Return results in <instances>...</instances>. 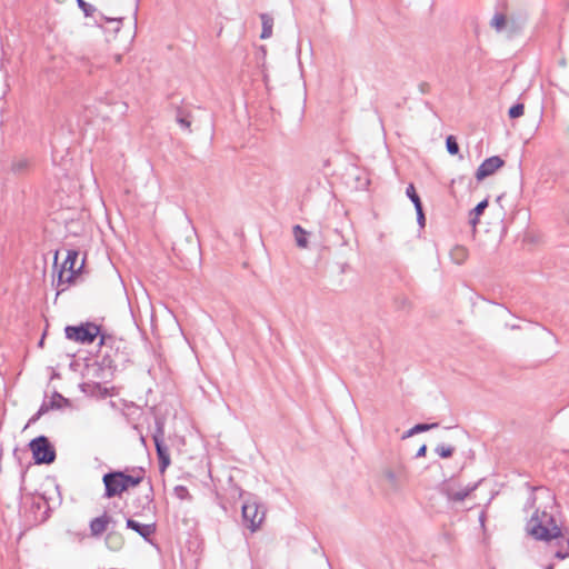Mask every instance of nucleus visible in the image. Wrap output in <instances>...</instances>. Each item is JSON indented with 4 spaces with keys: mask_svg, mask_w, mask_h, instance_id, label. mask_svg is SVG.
<instances>
[{
    "mask_svg": "<svg viewBox=\"0 0 569 569\" xmlns=\"http://www.w3.org/2000/svg\"><path fill=\"white\" fill-rule=\"evenodd\" d=\"M488 207V200L485 199L480 201L471 211H470V223L475 227L479 222V216L483 213L486 208Z\"/></svg>",
    "mask_w": 569,
    "mask_h": 569,
    "instance_id": "18",
    "label": "nucleus"
},
{
    "mask_svg": "<svg viewBox=\"0 0 569 569\" xmlns=\"http://www.w3.org/2000/svg\"><path fill=\"white\" fill-rule=\"evenodd\" d=\"M174 492H176L177 497L180 499H184L187 496H189L188 489L183 486H177L174 488Z\"/></svg>",
    "mask_w": 569,
    "mask_h": 569,
    "instance_id": "31",
    "label": "nucleus"
},
{
    "mask_svg": "<svg viewBox=\"0 0 569 569\" xmlns=\"http://www.w3.org/2000/svg\"><path fill=\"white\" fill-rule=\"evenodd\" d=\"M126 525H127V528L132 529L133 531H136L139 536H141L144 539H147L149 536H151L156 531L154 525H142L133 519H128Z\"/></svg>",
    "mask_w": 569,
    "mask_h": 569,
    "instance_id": "13",
    "label": "nucleus"
},
{
    "mask_svg": "<svg viewBox=\"0 0 569 569\" xmlns=\"http://www.w3.org/2000/svg\"><path fill=\"white\" fill-rule=\"evenodd\" d=\"M477 485L460 487L452 480H447L439 487V492L447 497L449 501L460 502L463 501L473 490Z\"/></svg>",
    "mask_w": 569,
    "mask_h": 569,
    "instance_id": "7",
    "label": "nucleus"
},
{
    "mask_svg": "<svg viewBox=\"0 0 569 569\" xmlns=\"http://www.w3.org/2000/svg\"><path fill=\"white\" fill-rule=\"evenodd\" d=\"M491 27L498 31L502 30L506 26V17L502 13H496L490 22Z\"/></svg>",
    "mask_w": 569,
    "mask_h": 569,
    "instance_id": "25",
    "label": "nucleus"
},
{
    "mask_svg": "<svg viewBox=\"0 0 569 569\" xmlns=\"http://www.w3.org/2000/svg\"><path fill=\"white\" fill-rule=\"evenodd\" d=\"M264 513L259 512V507L256 502H246L242 505V520L243 523L254 532L263 521Z\"/></svg>",
    "mask_w": 569,
    "mask_h": 569,
    "instance_id": "9",
    "label": "nucleus"
},
{
    "mask_svg": "<svg viewBox=\"0 0 569 569\" xmlns=\"http://www.w3.org/2000/svg\"><path fill=\"white\" fill-rule=\"evenodd\" d=\"M527 530L537 540L553 542L557 547L553 553L558 559L569 556V538L562 533L551 513L536 510L528 521Z\"/></svg>",
    "mask_w": 569,
    "mask_h": 569,
    "instance_id": "1",
    "label": "nucleus"
},
{
    "mask_svg": "<svg viewBox=\"0 0 569 569\" xmlns=\"http://www.w3.org/2000/svg\"><path fill=\"white\" fill-rule=\"evenodd\" d=\"M567 221L569 223V208H568V212H567Z\"/></svg>",
    "mask_w": 569,
    "mask_h": 569,
    "instance_id": "40",
    "label": "nucleus"
},
{
    "mask_svg": "<svg viewBox=\"0 0 569 569\" xmlns=\"http://www.w3.org/2000/svg\"><path fill=\"white\" fill-rule=\"evenodd\" d=\"M439 425L437 422H433V423H418V425L413 426L411 429H409L408 431H406L405 435L402 436V439H407L409 437H412L416 433H420V432H425V431L435 429Z\"/></svg>",
    "mask_w": 569,
    "mask_h": 569,
    "instance_id": "17",
    "label": "nucleus"
},
{
    "mask_svg": "<svg viewBox=\"0 0 569 569\" xmlns=\"http://www.w3.org/2000/svg\"><path fill=\"white\" fill-rule=\"evenodd\" d=\"M552 568H553V567H552V565H550V566H548V568H547V569H552Z\"/></svg>",
    "mask_w": 569,
    "mask_h": 569,
    "instance_id": "41",
    "label": "nucleus"
},
{
    "mask_svg": "<svg viewBox=\"0 0 569 569\" xmlns=\"http://www.w3.org/2000/svg\"><path fill=\"white\" fill-rule=\"evenodd\" d=\"M29 167V161L27 159H18L12 162L11 169L16 173H21Z\"/></svg>",
    "mask_w": 569,
    "mask_h": 569,
    "instance_id": "27",
    "label": "nucleus"
},
{
    "mask_svg": "<svg viewBox=\"0 0 569 569\" xmlns=\"http://www.w3.org/2000/svg\"><path fill=\"white\" fill-rule=\"evenodd\" d=\"M144 477V470L142 468H137L132 470V475H127L122 471V478L124 479L127 489L130 487H136L140 485Z\"/></svg>",
    "mask_w": 569,
    "mask_h": 569,
    "instance_id": "15",
    "label": "nucleus"
},
{
    "mask_svg": "<svg viewBox=\"0 0 569 569\" xmlns=\"http://www.w3.org/2000/svg\"><path fill=\"white\" fill-rule=\"evenodd\" d=\"M82 391L90 396H100L102 398L110 396L109 389L99 382H86L82 385Z\"/></svg>",
    "mask_w": 569,
    "mask_h": 569,
    "instance_id": "14",
    "label": "nucleus"
},
{
    "mask_svg": "<svg viewBox=\"0 0 569 569\" xmlns=\"http://www.w3.org/2000/svg\"><path fill=\"white\" fill-rule=\"evenodd\" d=\"M450 254H451L452 260L456 263L460 264V263L465 262V260L467 259L468 251L465 247L457 246L451 250Z\"/></svg>",
    "mask_w": 569,
    "mask_h": 569,
    "instance_id": "20",
    "label": "nucleus"
},
{
    "mask_svg": "<svg viewBox=\"0 0 569 569\" xmlns=\"http://www.w3.org/2000/svg\"><path fill=\"white\" fill-rule=\"evenodd\" d=\"M103 19H104L106 21H117V22H118V24H120V23H121V21H122V19H121V18L110 19V18H107V17H103Z\"/></svg>",
    "mask_w": 569,
    "mask_h": 569,
    "instance_id": "36",
    "label": "nucleus"
},
{
    "mask_svg": "<svg viewBox=\"0 0 569 569\" xmlns=\"http://www.w3.org/2000/svg\"><path fill=\"white\" fill-rule=\"evenodd\" d=\"M176 120L181 128L190 131L191 121L189 120L188 114L184 113L182 109H178Z\"/></svg>",
    "mask_w": 569,
    "mask_h": 569,
    "instance_id": "21",
    "label": "nucleus"
},
{
    "mask_svg": "<svg viewBox=\"0 0 569 569\" xmlns=\"http://www.w3.org/2000/svg\"><path fill=\"white\" fill-rule=\"evenodd\" d=\"M48 402H59L63 406L69 403V400L61 396L59 392L54 391L51 399L47 400Z\"/></svg>",
    "mask_w": 569,
    "mask_h": 569,
    "instance_id": "30",
    "label": "nucleus"
},
{
    "mask_svg": "<svg viewBox=\"0 0 569 569\" xmlns=\"http://www.w3.org/2000/svg\"><path fill=\"white\" fill-rule=\"evenodd\" d=\"M509 328L511 330H519L520 329V326L519 325H510Z\"/></svg>",
    "mask_w": 569,
    "mask_h": 569,
    "instance_id": "37",
    "label": "nucleus"
},
{
    "mask_svg": "<svg viewBox=\"0 0 569 569\" xmlns=\"http://www.w3.org/2000/svg\"><path fill=\"white\" fill-rule=\"evenodd\" d=\"M144 503L149 506L152 502V488L150 487L149 493L143 497Z\"/></svg>",
    "mask_w": 569,
    "mask_h": 569,
    "instance_id": "34",
    "label": "nucleus"
},
{
    "mask_svg": "<svg viewBox=\"0 0 569 569\" xmlns=\"http://www.w3.org/2000/svg\"><path fill=\"white\" fill-rule=\"evenodd\" d=\"M111 518L107 513H103L102 516L92 519L90 521L91 535L94 537L101 536L107 530Z\"/></svg>",
    "mask_w": 569,
    "mask_h": 569,
    "instance_id": "12",
    "label": "nucleus"
},
{
    "mask_svg": "<svg viewBox=\"0 0 569 569\" xmlns=\"http://www.w3.org/2000/svg\"><path fill=\"white\" fill-rule=\"evenodd\" d=\"M37 465H50L56 460V449L46 436H39L29 443Z\"/></svg>",
    "mask_w": 569,
    "mask_h": 569,
    "instance_id": "4",
    "label": "nucleus"
},
{
    "mask_svg": "<svg viewBox=\"0 0 569 569\" xmlns=\"http://www.w3.org/2000/svg\"><path fill=\"white\" fill-rule=\"evenodd\" d=\"M435 451L440 458H450L455 452V448L452 446L440 443L435 448Z\"/></svg>",
    "mask_w": 569,
    "mask_h": 569,
    "instance_id": "22",
    "label": "nucleus"
},
{
    "mask_svg": "<svg viewBox=\"0 0 569 569\" xmlns=\"http://www.w3.org/2000/svg\"><path fill=\"white\" fill-rule=\"evenodd\" d=\"M61 408H62V405H61V403H59V402H48L47 400H44V401L41 403V406H40V408H39V410H38V411L40 412V415H42V416H43L44 413H47V412H48V411H50V410H53V409H61Z\"/></svg>",
    "mask_w": 569,
    "mask_h": 569,
    "instance_id": "28",
    "label": "nucleus"
},
{
    "mask_svg": "<svg viewBox=\"0 0 569 569\" xmlns=\"http://www.w3.org/2000/svg\"><path fill=\"white\" fill-rule=\"evenodd\" d=\"M416 212H417V221H418L419 226L420 227H425L426 217H425V213H423L422 206L417 208Z\"/></svg>",
    "mask_w": 569,
    "mask_h": 569,
    "instance_id": "32",
    "label": "nucleus"
},
{
    "mask_svg": "<svg viewBox=\"0 0 569 569\" xmlns=\"http://www.w3.org/2000/svg\"><path fill=\"white\" fill-rule=\"evenodd\" d=\"M67 339L80 343H92L100 335H106L100 327L93 322H86L79 326H67L64 329Z\"/></svg>",
    "mask_w": 569,
    "mask_h": 569,
    "instance_id": "3",
    "label": "nucleus"
},
{
    "mask_svg": "<svg viewBox=\"0 0 569 569\" xmlns=\"http://www.w3.org/2000/svg\"><path fill=\"white\" fill-rule=\"evenodd\" d=\"M483 520H485V513H481V516H480L481 523H483Z\"/></svg>",
    "mask_w": 569,
    "mask_h": 569,
    "instance_id": "38",
    "label": "nucleus"
},
{
    "mask_svg": "<svg viewBox=\"0 0 569 569\" xmlns=\"http://www.w3.org/2000/svg\"><path fill=\"white\" fill-rule=\"evenodd\" d=\"M406 193H407V197L412 201L415 209L422 206L421 200H420V198L415 189V186L412 183H410L407 187Z\"/></svg>",
    "mask_w": 569,
    "mask_h": 569,
    "instance_id": "23",
    "label": "nucleus"
},
{
    "mask_svg": "<svg viewBox=\"0 0 569 569\" xmlns=\"http://www.w3.org/2000/svg\"><path fill=\"white\" fill-rule=\"evenodd\" d=\"M426 452H427V446L426 445H422L417 453H416V457L420 458V457H425L426 456Z\"/></svg>",
    "mask_w": 569,
    "mask_h": 569,
    "instance_id": "33",
    "label": "nucleus"
},
{
    "mask_svg": "<svg viewBox=\"0 0 569 569\" xmlns=\"http://www.w3.org/2000/svg\"><path fill=\"white\" fill-rule=\"evenodd\" d=\"M42 417L39 411H37L31 419L29 420V423H34L37 420H39Z\"/></svg>",
    "mask_w": 569,
    "mask_h": 569,
    "instance_id": "35",
    "label": "nucleus"
},
{
    "mask_svg": "<svg viewBox=\"0 0 569 569\" xmlns=\"http://www.w3.org/2000/svg\"><path fill=\"white\" fill-rule=\"evenodd\" d=\"M152 439L159 459V469L163 472L169 467L171 460L169 449L164 443V422L161 419H156Z\"/></svg>",
    "mask_w": 569,
    "mask_h": 569,
    "instance_id": "5",
    "label": "nucleus"
},
{
    "mask_svg": "<svg viewBox=\"0 0 569 569\" xmlns=\"http://www.w3.org/2000/svg\"><path fill=\"white\" fill-rule=\"evenodd\" d=\"M116 60H117V62H120V60H121V56H117V57H116Z\"/></svg>",
    "mask_w": 569,
    "mask_h": 569,
    "instance_id": "39",
    "label": "nucleus"
},
{
    "mask_svg": "<svg viewBox=\"0 0 569 569\" xmlns=\"http://www.w3.org/2000/svg\"><path fill=\"white\" fill-rule=\"evenodd\" d=\"M77 4L83 11L86 17H91L96 11V8L84 0H77Z\"/></svg>",
    "mask_w": 569,
    "mask_h": 569,
    "instance_id": "29",
    "label": "nucleus"
},
{
    "mask_svg": "<svg viewBox=\"0 0 569 569\" xmlns=\"http://www.w3.org/2000/svg\"><path fill=\"white\" fill-rule=\"evenodd\" d=\"M260 19L262 23L260 38L268 39L272 36L273 19L268 13H261Z\"/></svg>",
    "mask_w": 569,
    "mask_h": 569,
    "instance_id": "16",
    "label": "nucleus"
},
{
    "mask_svg": "<svg viewBox=\"0 0 569 569\" xmlns=\"http://www.w3.org/2000/svg\"><path fill=\"white\" fill-rule=\"evenodd\" d=\"M293 234H295V239H296V243L299 248H307L308 247V239H307V232L306 230L299 226V224H296L293 227Z\"/></svg>",
    "mask_w": 569,
    "mask_h": 569,
    "instance_id": "19",
    "label": "nucleus"
},
{
    "mask_svg": "<svg viewBox=\"0 0 569 569\" xmlns=\"http://www.w3.org/2000/svg\"><path fill=\"white\" fill-rule=\"evenodd\" d=\"M98 357L101 359V366L111 370L118 369L129 361V355L120 351L123 341L116 339L111 335H100Z\"/></svg>",
    "mask_w": 569,
    "mask_h": 569,
    "instance_id": "2",
    "label": "nucleus"
},
{
    "mask_svg": "<svg viewBox=\"0 0 569 569\" xmlns=\"http://www.w3.org/2000/svg\"><path fill=\"white\" fill-rule=\"evenodd\" d=\"M446 148L450 154H457L459 152V144L453 136H448L446 139Z\"/></svg>",
    "mask_w": 569,
    "mask_h": 569,
    "instance_id": "24",
    "label": "nucleus"
},
{
    "mask_svg": "<svg viewBox=\"0 0 569 569\" xmlns=\"http://www.w3.org/2000/svg\"><path fill=\"white\" fill-rule=\"evenodd\" d=\"M77 260L78 252L69 250L58 273L57 287L59 288V291H64L67 288L66 286L73 282L78 271L82 268L81 264L78 270L74 269Z\"/></svg>",
    "mask_w": 569,
    "mask_h": 569,
    "instance_id": "6",
    "label": "nucleus"
},
{
    "mask_svg": "<svg viewBox=\"0 0 569 569\" xmlns=\"http://www.w3.org/2000/svg\"><path fill=\"white\" fill-rule=\"evenodd\" d=\"M104 485V497L112 498L120 496L127 491L124 479L122 478V471H111L103 475L102 478Z\"/></svg>",
    "mask_w": 569,
    "mask_h": 569,
    "instance_id": "8",
    "label": "nucleus"
},
{
    "mask_svg": "<svg viewBox=\"0 0 569 569\" xmlns=\"http://www.w3.org/2000/svg\"><path fill=\"white\" fill-rule=\"evenodd\" d=\"M505 164V161L499 156H492L478 167L476 171V179L478 181L483 180L485 178L493 174L498 169H500Z\"/></svg>",
    "mask_w": 569,
    "mask_h": 569,
    "instance_id": "10",
    "label": "nucleus"
},
{
    "mask_svg": "<svg viewBox=\"0 0 569 569\" xmlns=\"http://www.w3.org/2000/svg\"><path fill=\"white\" fill-rule=\"evenodd\" d=\"M383 476L393 488H399L407 480V472L402 467L397 470L387 469L383 471Z\"/></svg>",
    "mask_w": 569,
    "mask_h": 569,
    "instance_id": "11",
    "label": "nucleus"
},
{
    "mask_svg": "<svg viewBox=\"0 0 569 569\" xmlns=\"http://www.w3.org/2000/svg\"><path fill=\"white\" fill-rule=\"evenodd\" d=\"M525 113V104L523 103H516L513 104L509 111L508 114L511 119H517Z\"/></svg>",
    "mask_w": 569,
    "mask_h": 569,
    "instance_id": "26",
    "label": "nucleus"
}]
</instances>
